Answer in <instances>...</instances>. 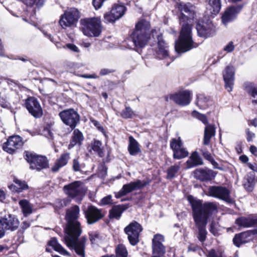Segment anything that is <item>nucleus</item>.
Returning a JSON list of instances; mask_svg holds the SVG:
<instances>
[{
	"mask_svg": "<svg viewBox=\"0 0 257 257\" xmlns=\"http://www.w3.org/2000/svg\"><path fill=\"white\" fill-rule=\"evenodd\" d=\"M79 215L80 208L78 205H74L67 209L65 215L67 223L65 228L64 240L67 246L74 249L78 256L85 257L86 238L85 237L78 238L82 232L81 224L78 221Z\"/></svg>",
	"mask_w": 257,
	"mask_h": 257,
	"instance_id": "nucleus-1",
	"label": "nucleus"
},
{
	"mask_svg": "<svg viewBox=\"0 0 257 257\" xmlns=\"http://www.w3.org/2000/svg\"><path fill=\"white\" fill-rule=\"evenodd\" d=\"M181 13L180 22L182 29L178 41L175 42V50L178 52H186L196 48L198 45L194 42L192 37V27L195 18L194 7L190 3H180L177 5Z\"/></svg>",
	"mask_w": 257,
	"mask_h": 257,
	"instance_id": "nucleus-2",
	"label": "nucleus"
},
{
	"mask_svg": "<svg viewBox=\"0 0 257 257\" xmlns=\"http://www.w3.org/2000/svg\"><path fill=\"white\" fill-rule=\"evenodd\" d=\"M191 204L193 219L198 229L197 237L200 241L203 242L206 239L207 232L206 225L208 220L217 211V206L214 202L202 203L201 200H192Z\"/></svg>",
	"mask_w": 257,
	"mask_h": 257,
	"instance_id": "nucleus-3",
	"label": "nucleus"
},
{
	"mask_svg": "<svg viewBox=\"0 0 257 257\" xmlns=\"http://www.w3.org/2000/svg\"><path fill=\"white\" fill-rule=\"evenodd\" d=\"M150 29V22L145 20H141L136 24L135 30L132 34L131 39L137 51L147 45L150 38L151 32L154 37L156 30H152L151 31Z\"/></svg>",
	"mask_w": 257,
	"mask_h": 257,
	"instance_id": "nucleus-4",
	"label": "nucleus"
},
{
	"mask_svg": "<svg viewBox=\"0 0 257 257\" xmlns=\"http://www.w3.org/2000/svg\"><path fill=\"white\" fill-rule=\"evenodd\" d=\"M80 24L81 30L86 36L97 37L102 32V27L100 18L99 17L81 20Z\"/></svg>",
	"mask_w": 257,
	"mask_h": 257,
	"instance_id": "nucleus-5",
	"label": "nucleus"
},
{
	"mask_svg": "<svg viewBox=\"0 0 257 257\" xmlns=\"http://www.w3.org/2000/svg\"><path fill=\"white\" fill-rule=\"evenodd\" d=\"M25 156L26 160L30 164L31 169L40 171L48 167V160L45 156H39L28 152H25Z\"/></svg>",
	"mask_w": 257,
	"mask_h": 257,
	"instance_id": "nucleus-6",
	"label": "nucleus"
},
{
	"mask_svg": "<svg viewBox=\"0 0 257 257\" xmlns=\"http://www.w3.org/2000/svg\"><path fill=\"white\" fill-rule=\"evenodd\" d=\"M143 229L142 226L136 221H133L124 228V232L127 235L131 245H136L138 243L140 235Z\"/></svg>",
	"mask_w": 257,
	"mask_h": 257,
	"instance_id": "nucleus-7",
	"label": "nucleus"
},
{
	"mask_svg": "<svg viewBox=\"0 0 257 257\" xmlns=\"http://www.w3.org/2000/svg\"><path fill=\"white\" fill-rule=\"evenodd\" d=\"M80 18L78 10L75 8H70L61 15L59 24L63 28H66L75 24Z\"/></svg>",
	"mask_w": 257,
	"mask_h": 257,
	"instance_id": "nucleus-8",
	"label": "nucleus"
},
{
	"mask_svg": "<svg viewBox=\"0 0 257 257\" xmlns=\"http://www.w3.org/2000/svg\"><path fill=\"white\" fill-rule=\"evenodd\" d=\"M59 115L62 122L72 130L77 125L80 120V116L74 109L69 108L59 112Z\"/></svg>",
	"mask_w": 257,
	"mask_h": 257,
	"instance_id": "nucleus-9",
	"label": "nucleus"
},
{
	"mask_svg": "<svg viewBox=\"0 0 257 257\" xmlns=\"http://www.w3.org/2000/svg\"><path fill=\"white\" fill-rule=\"evenodd\" d=\"M63 191L68 197L74 198L85 194L86 188L82 182L75 181L63 187Z\"/></svg>",
	"mask_w": 257,
	"mask_h": 257,
	"instance_id": "nucleus-10",
	"label": "nucleus"
},
{
	"mask_svg": "<svg viewBox=\"0 0 257 257\" xmlns=\"http://www.w3.org/2000/svg\"><path fill=\"white\" fill-rule=\"evenodd\" d=\"M192 93L189 90H184L174 94L165 96L167 101H174L176 103L182 106L188 105L191 100Z\"/></svg>",
	"mask_w": 257,
	"mask_h": 257,
	"instance_id": "nucleus-11",
	"label": "nucleus"
},
{
	"mask_svg": "<svg viewBox=\"0 0 257 257\" xmlns=\"http://www.w3.org/2000/svg\"><path fill=\"white\" fill-rule=\"evenodd\" d=\"M170 148L172 150L173 157L175 159H181L187 157L189 153L183 147V143L180 138L172 139L170 141Z\"/></svg>",
	"mask_w": 257,
	"mask_h": 257,
	"instance_id": "nucleus-12",
	"label": "nucleus"
},
{
	"mask_svg": "<svg viewBox=\"0 0 257 257\" xmlns=\"http://www.w3.org/2000/svg\"><path fill=\"white\" fill-rule=\"evenodd\" d=\"M208 193L211 197L224 200L228 203H231L233 202L230 196V191L225 187L211 186L208 189Z\"/></svg>",
	"mask_w": 257,
	"mask_h": 257,
	"instance_id": "nucleus-13",
	"label": "nucleus"
},
{
	"mask_svg": "<svg viewBox=\"0 0 257 257\" xmlns=\"http://www.w3.org/2000/svg\"><path fill=\"white\" fill-rule=\"evenodd\" d=\"M85 217L88 224H93L103 218L105 216L104 211L96 207L90 205L84 211Z\"/></svg>",
	"mask_w": 257,
	"mask_h": 257,
	"instance_id": "nucleus-14",
	"label": "nucleus"
},
{
	"mask_svg": "<svg viewBox=\"0 0 257 257\" xmlns=\"http://www.w3.org/2000/svg\"><path fill=\"white\" fill-rule=\"evenodd\" d=\"M25 105L29 112L35 118L43 115V110L38 99L34 97H29L25 100Z\"/></svg>",
	"mask_w": 257,
	"mask_h": 257,
	"instance_id": "nucleus-15",
	"label": "nucleus"
},
{
	"mask_svg": "<svg viewBox=\"0 0 257 257\" xmlns=\"http://www.w3.org/2000/svg\"><path fill=\"white\" fill-rule=\"evenodd\" d=\"M196 30L199 36L205 38L213 36L215 32L214 25L209 21H198L196 25Z\"/></svg>",
	"mask_w": 257,
	"mask_h": 257,
	"instance_id": "nucleus-16",
	"label": "nucleus"
},
{
	"mask_svg": "<svg viewBox=\"0 0 257 257\" xmlns=\"http://www.w3.org/2000/svg\"><path fill=\"white\" fill-rule=\"evenodd\" d=\"M126 11V8L123 5L115 4L112 7L110 12L104 15V21L106 23H113L122 17Z\"/></svg>",
	"mask_w": 257,
	"mask_h": 257,
	"instance_id": "nucleus-17",
	"label": "nucleus"
},
{
	"mask_svg": "<svg viewBox=\"0 0 257 257\" xmlns=\"http://www.w3.org/2000/svg\"><path fill=\"white\" fill-rule=\"evenodd\" d=\"M23 145L22 139L19 136L10 137L7 141L3 144V150L9 154L14 153Z\"/></svg>",
	"mask_w": 257,
	"mask_h": 257,
	"instance_id": "nucleus-18",
	"label": "nucleus"
},
{
	"mask_svg": "<svg viewBox=\"0 0 257 257\" xmlns=\"http://www.w3.org/2000/svg\"><path fill=\"white\" fill-rule=\"evenodd\" d=\"M146 185L147 183L146 182H143L140 180L124 184L122 188L118 192L115 193V197L119 198L134 190L139 189L145 186Z\"/></svg>",
	"mask_w": 257,
	"mask_h": 257,
	"instance_id": "nucleus-19",
	"label": "nucleus"
},
{
	"mask_svg": "<svg viewBox=\"0 0 257 257\" xmlns=\"http://www.w3.org/2000/svg\"><path fill=\"white\" fill-rule=\"evenodd\" d=\"M242 8V5L231 6L227 8L221 17L222 23L224 25H227L229 23L235 20Z\"/></svg>",
	"mask_w": 257,
	"mask_h": 257,
	"instance_id": "nucleus-20",
	"label": "nucleus"
},
{
	"mask_svg": "<svg viewBox=\"0 0 257 257\" xmlns=\"http://www.w3.org/2000/svg\"><path fill=\"white\" fill-rule=\"evenodd\" d=\"M164 241L163 235L156 234L152 239V251L153 255L163 256L166 252L165 247L163 244Z\"/></svg>",
	"mask_w": 257,
	"mask_h": 257,
	"instance_id": "nucleus-21",
	"label": "nucleus"
},
{
	"mask_svg": "<svg viewBox=\"0 0 257 257\" xmlns=\"http://www.w3.org/2000/svg\"><path fill=\"white\" fill-rule=\"evenodd\" d=\"M217 173L213 170L204 168H198L193 171V175L195 179L201 181H208L213 179Z\"/></svg>",
	"mask_w": 257,
	"mask_h": 257,
	"instance_id": "nucleus-22",
	"label": "nucleus"
},
{
	"mask_svg": "<svg viewBox=\"0 0 257 257\" xmlns=\"http://www.w3.org/2000/svg\"><path fill=\"white\" fill-rule=\"evenodd\" d=\"M0 219L7 230L15 231L19 227V220L15 215L9 214L1 217Z\"/></svg>",
	"mask_w": 257,
	"mask_h": 257,
	"instance_id": "nucleus-23",
	"label": "nucleus"
},
{
	"mask_svg": "<svg viewBox=\"0 0 257 257\" xmlns=\"http://www.w3.org/2000/svg\"><path fill=\"white\" fill-rule=\"evenodd\" d=\"M225 82V87L228 92L232 90L234 80V68L232 66H228L226 67L223 74Z\"/></svg>",
	"mask_w": 257,
	"mask_h": 257,
	"instance_id": "nucleus-24",
	"label": "nucleus"
},
{
	"mask_svg": "<svg viewBox=\"0 0 257 257\" xmlns=\"http://www.w3.org/2000/svg\"><path fill=\"white\" fill-rule=\"evenodd\" d=\"M158 48L156 50L157 57L160 59L166 58L169 56L168 46L164 41L161 34L157 36Z\"/></svg>",
	"mask_w": 257,
	"mask_h": 257,
	"instance_id": "nucleus-25",
	"label": "nucleus"
},
{
	"mask_svg": "<svg viewBox=\"0 0 257 257\" xmlns=\"http://www.w3.org/2000/svg\"><path fill=\"white\" fill-rule=\"evenodd\" d=\"M236 223L239 226L249 227L257 225V215L246 217H240L236 219Z\"/></svg>",
	"mask_w": 257,
	"mask_h": 257,
	"instance_id": "nucleus-26",
	"label": "nucleus"
},
{
	"mask_svg": "<svg viewBox=\"0 0 257 257\" xmlns=\"http://www.w3.org/2000/svg\"><path fill=\"white\" fill-rule=\"evenodd\" d=\"M70 159V153H65L62 154L60 158L58 159L55 163L51 170L53 172H56L59 169L67 165Z\"/></svg>",
	"mask_w": 257,
	"mask_h": 257,
	"instance_id": "nucleus-27",
	"label": "nucleus"
},
{
	"mask_svg": "<svg viewBox=\"0 0 257 257\" xmlns=\"http://www.w3.org/2000/svg\"><path fill=\"white\" fill-rule=\"evenodd\" d=\"M203 164V160L197 152H193L186 161L187 168H191Z\"/></svg>",
	"mask_w": 257,
	"mask_h": 257,
	"instance_id": "nucleus-28",
	"label": "nucleus"
},
{
	"mask_svg": "<svg viewBox=\"0 0 257 257\" xmlns=\"http://www.w3.org/2000/svg\"><path fill=\"white\" fill-rule=\"evenodd\" d=\"M83 139L82 133L78 129L74 130L68 146V149H70L76 145H81Z\"/></svg>",
	"mask_w": 257,
	"mask_h": 257,
	"instance_id": "nucleus-29",
	"label": "nucleus"
},
{
	"mask_svg": "<svg viewBox=\"0 0 257 257\" xmlns=\"http://www.w3.org/2000/svg\"><path fill=\"white\" fill-rule=\"evenodd\" d=\"M250 239V233L247 231L243 232L236 234L233 238V242L235 246L239 247L242 244L248 242Z\"/></svg>",
	"mask_w": 257,
	"mask_h": 257,
	"instance_id": "nucleus-30",
	"label": "nucleus"
},
{
	"mask_svg": "<svg viewBox=\"0 0 257 257\" xmlns=\"http://www.w3.org/2000/svg\"><path fill=\"white\" fill-rule=\"evenodd\" d=\"M256 182L257 179L255 178L254 172H250L247 174L246 178L244 180V187L247 191H251Z\"/></svg>",
	"mask_w": 257,
	"mask_h": 257,
	"instance_id": "nucleus-31",
	"label": "nucleus"
},
{
	"mask_svg": "<svg viewBox=\"0 0 257 257\" xmlns=\"http://www.w3.org/2000/svg\"><path fill=\"white\" fill-rule=\"evenodd\" d=\"M215 135V127L213 125L207 124L204 130L203 137V145L207 146L209 145L211 139Z\"/></svg>",
	"mask_w": 257,
	"mask_h": 257,
	"instance_id": "nucleus-32",
	"label": "nucleus"
},
{
	"mask_svg": "<svg viewBox=\"0 0 257 257\" xmlns=\"http://www.w3.org/2000/svg\"><path fill=\"white\" fill-rule=\"evenodd\" d=\"M129 144L128 146V151L132 156H136L141 152L140 145L138 142L132 137H129Z\"/></svg>",
	"mask_w": 257,
	"mask_h": 257,
	"instance_id": "nucleus-33",
	"label": "nucleus"
},
{
	"mask_svg": "<svg viewBox=\"0 0 257 257\" xmlns=\"http://www.w3.org/2000/svg\"><path fill=\"white\" fill-rule=\"evenodd\" d=\"M123 205H114L109 211V217L119 219L122 212L126 209Z\"/></svg>",
	"mask_w": 257,
	"mask_h": 257,
	"instance_id": "nucleus-34",
	"label": "nucleus"
},
{
	"mask_svg": "<svg viewBox=\"0 0 257 257\" xmlns=\"http://www.w3.org/2000/svg\"><path fill=\"white\" fill-rule=\"evenodd\" d=\"M245 90L248 93L252 98V102L257 103V86L253 83L246 82L244 84Z\"/></svg>",
	"mask_w": 257,
	"mask_h": 257,
	"instance_id": "nucleus-35",
	"label": "nucleus"
},
{
	"mask_svg": "<svg viewBox=\"0 0 257 257\" xmlns=\"http://www.w3.org/2000/svg\"><path fill=\"white\" fill-rule=\"evenodd\" d=\"M14 182L15 184H12L9 187L13 191L19 193L22 192L23 190L28 189L29 188L28 185L25 181H23L17 178H15Z\"/></svg>",
	"mask_w": 257,
	"mask_h": 257,
	"instance_id": "nucleus-36",
	"label": "nucleus"
},
{
	"mask_svg": "<svg viewBox=\"0 0 257 257\" xmlns=\"http://www.w3.org/2000/svg\"><path fill=\"white\" fill-rule=\"evenodd\" d=\"M48 245L63 255H69V253L58 242L55 238H52Z\"/></svg>",
	"mask_w": 257,
	"mask_h": 257,
	"instance_id": "nucleus-37",
	"label": "nucleus"
},
{
	"mask_svg": "<svg viewBox=\"0 0 257 257\" xmlns=\"http://www.w3.org/2000/svg\"><path fill=\"white\" fill-rule=\"evenodd\" d=\"M195 103L200 109H204L209 106L210 99L203 94H198Z\"/></svg>",
	"mask_w": 257,
	"mask_h": 257,
	"instance_id": "nucleus-38",
	"label": "nucleus"
},
{
	"mask_svg": "<svg viewBox=\"0 0 257 257\" xmlns=\"http://www.w3.org/2000/svg\"><path fill=\"white\" fill-rule=\"evenodd\" d=\"M19 204L25 216L27 217L32 213V206L27 200H21Z\"/></svg>",
	"mask_w": 257,
	"mask_h": 257,
	"instance_id": "nucleus-39",
	"label": "nucleus"
},
{
	"mask_svg": "<svg viewBox=\"0 0 257 257\" xmlns=\"http://www.w3.org/2000/svg\"><path fill=\"white\" fill-rule=\"evenodd\" d=\"M209 8L212 14L216 15L219 13L221 4L220 0H208Z\"/></svg>",
	"mask_w": 257,
	"mask_h": 257,
	"instance_id": "nucleus-40",
	"label": "nucleus"
},
{
	"mask_svg": "<svg viewBox=\"0 0 257 257\" xmlns=\"http://www.w3.org/2000/svg\"><path fill=\"white\" fill-rule=\"evenodd\" d=\"M116 255L115 257H127L128 252L125 246L122 244L117 245L115 249Z\"/></svg>",
	"mask_w": 257,
	"mask_h": 257,
	"instance_id": "nucleus-41",
	"label": "nucleus"
},
{
	"mask_svg": "<svg viewBox=\"0 0 257 257\" xmlns=\"http://www.w3.org/2000/svg\"><path fill=\"white\" fill-rule=\"evenodd\" d=\"M102 144L100 141L95 140L92 144V149L98 155L102 157L104 156V152L101 148Z\"/></svg>",
	"mask_w": 257,
	"mask_h": 257,
	"instance_id": "nucleus-42",
	"label": "nucleus"
},
{
	"mask_svg": "<svg viewBox=\"0 0 257 257\" xmlns=\"http://www.w3.org/2000/svg\"><path fill=\"white\" fill-rule=\"evenodd\" d=\"M180 169V167L178 165H174L170 167L167 169V179H172L174 178Z\"/></svg>",
	"mask_w": 257,
	"mask_h": 257,
	"instance_id": "nucleus-43",
	"label": "nucleus"
},
{
	"mask_svg": "<svg viewBox=\"0 0 257 257\" xmlns=\"http://www.w3.org/2000/svg\"><path fill=\"white\" fill-rule=\"evenodd\" d=\"M135 115H136L135 112L130 106H125L120 113V116L125 119L132 118Z\"/></svg>",
	"mask_w": 257,
	"mask_h": 257,
	"instance_id": "nucleus-44",
	"label": "nucleus"
},
{
	"mask_svg": "<svg viewBox=\"0 0 257 257\" xmlns=\"http://www.w3.org/2000/svg\"><path fill=\"white\" fill-rule=\"evenodd\" d=\"M192 115L201 121L204 124H207L208 123L207 118L205 115L201 114L196 110L192 112Z\"/></svg>",
	"mask_w": 257,
	"mask_h": 257,
	"instance_id": "nucleus-45",
	"label": "nucleus"
},
{
	"mask_svg": "<svg viewBox=\"0 0 257 257\" xmlns=\"http://www.w3.org/2000/svg\"><path fill=\"white\" fill-rule=\"evenodd\" d=\"M43 133L45 136L49 139L53 140L54 139V134L51 130L50 125L48 124L44 127Z\"/></svg>",
	"mask_w": 257,
	"mask_h": 257,
	"instance_id": "nucleus-46",
	"label": "nucleus"
},
{
	"mask_svg": "<svg viewBox=\"0 0 257 257\" xmlns=\"http://www.w3.org/2000/svg\"><path fill=\"white\" fill-rule=\"evenodd\" d=\"M207 257H224L221 252L212 249L208 252Z\"/></svg>",
	"mask_w": 257,
	"mask_h": 257,
	"instance_id": "nucleus-47",
	"label": "nucleus"
},
{
	"mask_svg": "<svg viewBox=\"0 0 257 257\" xmlns=\"http://www.w3.org/2000/svg\"><path fill=\"white\" fill-rule=\"evenodd\" d=\"M201 152H202V155L204 158L210 161L212 164H214V163L216 164V162L213 159V157L208 151H204L203 150H201Z\"/></svg>",
	"mask_w": 257,
	"mask_h": 257,
	"instance_id": "nucleus-48",
	"label": "nucleus"
},
{
	"mask_svg": "<svg viewBox=\"0 0 257 257\" xmlns=\"http://www.w3.org/2000/svg\"><path fill=\"white\" fill-rule=\"evenodd\" d=\"M72 168L75 172H80L81 171V165L77 159H75L73 160Z\"/></svg>",
	"mask_w": 257,
	"mask_h": 257,
	"instance_id": "nucleus-49",
	"label": "nucleus"
},
{
	"mask_svg": "<svg viewBox=\"0 0 257 257\" xmlns=\"http://www.w3.org/2000/svg\"><path fill=\"white\" fill-rule=\"evenodd\" d=\"M112 203V196L110 195H107L103 197L101 200V204L103 205L111 204Z\"/></svg>",
	"mask_w": 257,
	"mask_h": 257,
	"instance_id": "nucleus-50",
	"label": "nucleus"
},
{
	"mask_svg": "<svg viewBox=\"0 0 257 257\" xmlns=\"http://www.w3.org/2000/svg\"><path fill=\"white\" fill-rule=\"evenodd\" d=\"M65 205V201L64 200L58 199L55 203V209L56 211H58L59 209L63 207Z\"/></svg>",
	"mask_w": 257,
	"mask_h": 257,
	"instance_id": "nucleus-51",
	"label": "nucleus"
},
{
	"mask_svg": "<svg viewBox=\"0 0 257 257\" xmlns=\"http://www.w3.org/2000/svg\"><path fill=\"white\" fill-rule=\"evenodd\" d=\"M115 72V70L112 69L103 68L99 71V75L101 76H104Z\"/></svg>",
	"mask_w": 257,
	"mask_h": 257,
	"instance_id": "nucleus-52",
	"label": "nucleus"
},
{
	"mask_svg": "<svg viewBox=\"0 0 257 257\" xmlns=\"http://www.w3.org/2000/svg\"><path fill=\"white\" fill-rule=\"evenodd\" d=\"M64 48H66L69 49L70 50H71L73 52H74L78 53L79 52V50L78 48L73 44H71V43L67 44L64 47Z\"/></svg>",
	"mask_w": 257,
	"mask_h": 257,
	"instance_id": "nucleus-53",
	"label": "nucleus"
},
{
	"mask_svg": "<svg viewBox=\"0 0 257 257\" xmlns=\"http://www.w3.org/2000/svg\"><path fill=\"white\" fill-rule=\"evenodd\" d=\"M224 50L227 53L232 52L234 49V46L232 42H230L229 43L224 47Z\"/></svg>",
	"mask_w": 257,
	"mask_h": 257,
	"instance_id": "nucleus-54",
	"label": "nucleus"
},
{
	"mask_svg": "<svg viewBox=\"0 0 257 257\" xmlns=\"http://www.w3.org/2000/svg\"><path fill=\"white\" fill-rule=\"evenodd\" d=\"M105 1V0H93L92 4L95 10L100 8Z\"/></svg>",
	"mask_w": 257,
	"mask_h": 257,
	"instance_id": "nucleus-55",
	"label": "nucleus"
},
{
	"mask_svg": "<svg viewBox=\"0 0 257 257\" xmlns=\"http://www.w3.org/2000/svg\"><path fill=\"white\" fill-rule=\"evenodd\" d=\"M107 169L104 167H102L101 170H99L98 176L101 178H104L106 175Z\"/></svg>",
	"mask_w": 257,
	"mask_h": 257,
	"instance_id": "nucleus-56",
	"label": "nucleus"
},
{
	"mask_svg": "<svg viewBox=\"0 0 257 257\" xmlns=\"http://www.w3.org/2000/svg\"><path fill=\"white\" fill-rule=\"evenodd\" d=\"M209 231L213 235H215L217 233V230L215 228V223L213 221H212L210 225Z\"/></svg>",
	"mask_w": 257,
	"mask_h": 257,
	"instance_id": "nucleus-57",
	"label": "nucleus"
},
{
	"mask_svg": "<svg viewBox=\"0 0 257 257\" xmlns=\"http://www.w3.org/2000/svg\"><path fill=\"white\" fill-rule=\"evenodd\" d=\"M246 133L247 135V141L248 142H250L254 137V134L250 132L248 129L246 130Z\"/></svg>",
	"mask_w": 257,
	"mask_h": 257,
	"instance_id": "nucleus-58",
	"label": "nucleus"
},
{
	"mask_svg": "<svg viewBox=\"0 0 257 257\" xmlns=\"http://www.w3.org/2000/svg\"><path fill=\"white\" fill-rule=\"evenodd\" d=\"M79 77L84 78H94V79H97L98 78V76L95 74H82L79 75Z\"/></svg>",
	"mask_w": 257,
	"mask_h": 257,
	"instance_id": "nucleus-59",
	"label": "nucleus"
},
{
	"mask_svg": "<svg viewBox=\"0 0 257 257\" xmlns=\"http://www.w3.org/2000/svg\"><path fill=\"white\" fill-rule=\"evenodd\" d=\"M30 226V223L28 221H25L22 222L21 224V229H22V231H24L25 230L29 228Z\"/></svg>",
	"mask_w": 257,
	"mask_h": 257,
	"instance_id": "nucleus-60",
	"label": "nucleus"
},
{
	"mask_svg": "<svg viewBox=\"0 0 257 257\" xmlns=\"http://www.w3.org/2000/svg\"><path fill=\"white\" fill-rule=\"evenodd\" d=\"M0 56L1 57H6V55L5 54V50L4 46L2 44V41L0 39Z\"/></svg>",
	"mask_w": 257,
	"mask_h": 257,
	"instance_id": "nucleus-61",
	"label": "nucleus"
},
{
	"mask_svg": "<svg viewBox=\"0 0 257 257\" xmlns=\"http://www.w3.org/2000/svg\"><path fill=\"white\" fill-rule=\"evenodd\" d=\"M247 166L251 170L253 171L252 172H257V164H252L251 163H248Z\"/></svg>",
	"mask_w": 257,
	"mask_h": 257,
	"instance_id": "nucleus-62",
	"label": "nucleus"
},
{
	"mask_svg": "<svg viewBox=\"0 0 257 257\" xmlns=\"http://www.w3.org/2000/svg\"><path fill=\"white\" fill-rule=\"evenodd\" d=\"M250 152L255 156H257V148L254 146H251L250 147Z\"/></svg>",
	"mask_w": 257,
	"mask_h": 257,
	"instance_id": "nucleus-63",
	"label": "nucleus"
},
{
	"mask_svg": "<svg viewBox=\"0 0 257 257\" xmlns=\"http://www.w3.org/2000/svg\"><path fill=\"white\" fill-rule=\"evenodd\" d=\"M239 160L242 162V163H246L248 160V157L245 155H241L239 157Z\"/></svg>",
	"mask_w": 257,
	"mask_h": 257,
	"instance_id": "nucleus-64",
	"label": "nucleus"
}]
</instances>
